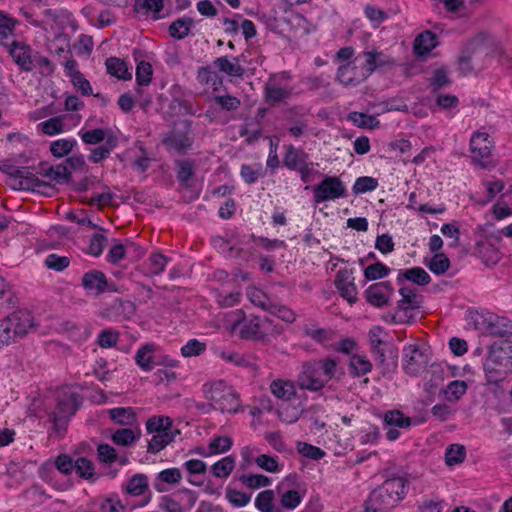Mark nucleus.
Listing matches in <instances>:
<instances>
[{"label":"nucleus","instance_id":"obj_35","mask_svg":"<svg viewBox=\"0 0 512 512\" xmlns=\"http://www.w3.org/2000/svg\"><path fill=\"white\" fill-rule=\"evenodd\" d=\"M372 370V364L366 356L352 355L349 362V372L353 377H361Z\"/></svg>","mask_w":512,"mask_h":512},{"label":"nucleus","instance_id":"obj_31","mask_svg":"<svg viewBox=\"0 0 512 512\" xmlns=\"http://www.w3.org/2000/svg\"><path fill=\"white\" fill-rule=\"evenodd\" d=\"M107 73L122 80H130L132 78L131 72L128 70L127 64L124 60L117 57H109L106 62Z\"/></svg>","mask_w":512,"mask_h":512},{"label":"nucleus","instance_id":"obj_43","mask_svg":"<svg viewBox=\"0 0 512 512\" xmlns=\"http://www.w3.org/2000/svg\"><path fill=\"white\" fill-rule=\"evenodd\" d=\"M234 467L235 457L229 455L215 462L211 467V472L217 478H227Z\"/></svg>","mask_w":512,"mask_h":512},{"label":"nucleus","instance_id":"obj_44","mask_svg":"<svg viewBox=\"0 0 512 512\" xmlns=\"http://www.w3.org/2000/svg\"><path fill=\"white\" fill-rule=\"evenodd\" d=\"M240 175L246 184L251 185L264 176V171L260 163L254 165L243 164L240 168Z\"/></svg>","mask_w":512,"mask_h":512},{"label":"nucleus","instance_id":"obj_27","mask_svg":"<svg viewBox=\"0 0 512 512\" xmlns=\"http://www.w3.org/2000/svg\"><path fill=\"white\" fill-rule=\"evenodd\" d=\"M404 280L411 281L417 285L424 286L430 283V275L421 267H413L402 270L397 276V283L402 284Z\"/></svg>","mask_w":512,"mask_h":512},{"label":"nucleus","instance_id":"obj_3","mask_svg":"<svg viewBox=\"0 0 512 512\" xmlns=\"http://www.w3.org/2000/svg\"><path fill=\"white\" fill-rule=\"evenodd\" d=\"M405 488L406 480L402 477L385 480L381 486L370 493L365 512H388L404 498Z\"/></svg>","mask_w":512,"mask_h":512},{"label":"nucleus","instance_id":"obj_60","mask_svg":"<svg viewBox=\"0 0 512 512\" xmlns=\"http://www.w3.org/2000/svg\"><path fill=\"white\" fill-rule=\"evenodd\" d=\"M119 339V333L111 328L102 330L97 337V343L101 348L114 347Z\"/></svg>","mask_w":512,"mask_h":512},{"label":"nucleus","instance_id":"obj_59","mask_svg":"<svg viewBox=\"0 0 512 512\" xmlns=\"http://www.w3.org/2000/svg\"><path fill=\"white\" fill-rule=\"evenodd\" d=\"M79 135L85 144L96 145L104 141L106 138V130L96 128L86 131H80Z\"/></svg>","mask_w":512,"mask_h":512},{"label":"nucleus","instance_id":"obj_52","mask_svg":"<svg viewBox=\"0 0 512 512\" xmlns=\"http://www.w3.org/2000/svg\"><path fill=\"white\" fill-rule=\"evenodd\" d=\"M168 113L171 116H180V115H195L196 112L193 110L192 105L183 99L173 98L168 105Z\"/></svg>","mask_w":512,"mask_h":512},{"label":"nucleus","instance_id":"obj_30","mask_svg":"<svg viewBox=\"0 0 512 512\" xmlns=\"http://www.w3.org/2000/svg\"><path fill=\"white\" fill-rule=\"evenodd\" d=\"M437 46L436 36L429 30L421 32L414 41V50L418 55L430 53Z\"/></svg>","mask_w":512,"mask_h":512},{"label":"nucleus","instance_id":"obj_13","mask_svg":"<svg viewBox=\"0 0 512 512\" xmlns=\"http://www.w3.org/2000/svg\"><path fill=\"white\" fill-rule=\"evenodd\" d=\"M79 399L77 393H71L58 401L55 411L51 415L57 429L65 427L69 418L75 414L80 404Z\"/></svg>","mask_w":512,"mask_h":512},{"label":"nucleus","instance_id":"obj_45","mask_svg":"<svg viewBox=\"0 0 512 512\" xmlns=\"http://www.w3.org/2000/svg\"><path fill=\"white\" fill-rule=\"evenodd\" d=\"M466 457V449L461 444H451L445 451V463L454 466L462 463Z\"/></svg>","mask_w":512,"mask_h":512},{"label":"nucleus","instance_id":"obj_51","mask_svg":"<svg viewBox=\"0 0 512 512\" xmlns=\"http://www.w3.org/2000/svg\"><path fill=\"white\" fill-rule=\"evenodd\" d=\"M306 336L319 344H325L332 337V331L317 327L316 325H306L303 329Z\"/></svg>","mask_w":512,"mask_h":512},{"label":"nucleus","instance_id":"obj_17","mask_svg":"<svg viewBox=\"0 0 512 512\" xmlns=\"http://www.w3.org/2000/svg\"><path fill=\"white\" fill-rule=\"evenodd\" d=\"M276 77V75L270 76L269 80L265 83L263 90L265 102L272 106L289 99L292 95L291 88L280 87L275 83Z\"/></svg>","mask_w":512,"mask_h":512},{"label":"nucleus","instance_id":"obj_42","mask_svg":"<svg viewBox=\"0 0 512 512\" xmlns=\"http://www.w3.org/2000/svg\"><path fill=\"white\" fill-rule=\"evenodd\" d=\"M347 119L359 128L374 129L380 124L375 116L356 111L349 113Z\"/></svg>","mask_w":512,"mask_h":512},{"label":"nucleus","instance_id":"obj_1","mask_svg":"<svg viewBox=\"0 0 512 512\" xmlns=\"http://www.w3.org/2000/svg\"><path fill=\"white\" fill-rule=\"evenodd\" d=\"M341 374V368L335 358L327 357L311 360L302 364V369L297 377V383L301 389L318 392L329 381Z\"/></svg>","mask_w":512,"mask_h":512},{"label":"nucleus","instance_id":"obj_5","mask_svg":"<svg viewBox=\"0 0 512 512\" xmlns=\"http://www.w3.org/2000/svg\"><path fill=\"white\" fill-rule=\"evenodd\" d=\"M234 330L241 339L263 340L273 331L272 320L268 317H243L234 324Z\"/></svg>","mask_w":512,"mask_h":512},{"label":"nucleus","instance_id":"obj_21","mask_svg":"<svg viewBox=\"0 0 512 512\" xmlns=\"http://www.w3.org/2000/svg\"><path fill=\"white\" fill-rule=\"evenodd\" d=\"M284 147L285 153L282 163L287 169L297 171L309 162V155L302 148H296L293 145H286Z\"/></svg>","mask_w":512,"mask_h":512},{"label":"nucleus","instance_id":"obj_19","mask_svg":"<svg viewBox=\"0 0 512 512\" xmlns=\"http://www.w3.org/2000/svg\"><path fill=\"white\" fill-rule=\"evenodd\" d=\"M10 322L15 338H22L33 328V319L30 313L18 311L6 317Z\"/></svg>","mask_w":512,"mask_h":512},{"label":"nucleus","instance_id":"obj_36","mask_svg":"<svg viewBox=\"0 0 512 512\" xmlns=\"http://www.w3.org/2000/svg\"><path fill=\"white\" fill-rule=\"evenodd\" d=\"M18 21L10 17L6 12L0 10V44L7 46L6 42L14 35V31Z\"/></svg>","mask_w":512,"mask_h":512},{"label":"nucleus","instance_id":"obj_50","mask_svg":"<svg viewBox=\"0 0 512 512\" xmlns=\"http://www.w3.org/2000/svg\"><path fill=\"white\" fill-rule=\"evenodd\" d=\"M390 271V268L382 262H376L364 269V277L368 281H375L385 278L389 275Z\"/></svg>","mask_w":512,"mask_h":512},{"label":"nucleus","instance_id":"obj_39","mask_svg":"<svg viewBox=\"0 0 512 512\" xmlns=\"http://www.w3.org/2000/svg\"><path fill=\"white\" fill-rule=\"evenodd\" d=\"M43 175L58 184L67 183L71 178V171L65 163L48 167Z\"/></svg>","mask_w":512,"mask_h":512},{"label":"nucleus","instance_id":"obj_48","mask_svg":"<svg viewBox=\"0 0 512 512\" xmlns=\"http://www.w3.org/2000/svg\"><path fill=\"white\" fill-rule=\"evenodd\" d=\"M233 441L229 436H216L210 440L208 445V454L217 455L226 453L232 447Z\"/></svg>","mask_w":512,"mask_h":512},{"label":"nucleus","instance_id":"obj_28","mask_svg":"<svg viewBox=\"0 0 512 512\" xmlns=\"http://www.w3.org/2000/svg\"><path fill=\"white\" fill-rule=\"evenodd\" d=\"M271 393L278 399L289 401L296 395V388L293 382L277 379L270 384Z\"/></svg>","mask_w":512,"mask_h":512},{"label":"nucleus","instance_id":"obj_63","mask_svg":"<svg viewBox=\"0 0 512 512\" xmlns=\"http://www.w3.org/2000/svg\"><path fill=\"white\" fill-rule=\"evenodd\" d=\"M149 271L152 275H160L167 265L168 259L161 253H153L148 258Z\"/></svg>","mask_w":512,"mask_h":512},{"label":"nucleus","instance_id":"obj_34","mask_svg":"<svg viewBox=\"0 0 512 512\" xmlns=\"http://www.w3.org/2000/svg\"><path fill=\"white\" fill-rule=\"evenodd\" d=\"M383 425L384 428H388L391 426L402 429H408L412 425V420L410 417L405 416L399 410H390L387 411L383 416Z\"/></svg>","mask_w":512,"mask_h":512},{"label":"nucleus","instance_id":"obj_46","mask_svg":"<svg viewBox=\"0 0 512 512\" xmlns=\"http://www.w3.org/2000/svg\"><path fill=\"white\" fill-rule=\"evenodd\" d=\"M275 499V493L273 490H264L260 492L255 499V506L261 512H280L275 510L273 501Z\"/></svg>","mask_w":512,"mask_h":512},{"label":"nucleus","instance_id":"obj_37","mask_svg":"<svg viewBox=\"0 0 512 512\" xmlns=\"http://www.w3.org/2000/svg\"><path fill=\"white\" fill-rule=\"evenodd\" d=\"M177 433H179V431L154 434L148 442L147 451L152 454H157L174 440Z\"/></svg>","mask_w":512,"mask_h":512},{"label":"nucleus","instance_id":"obj_54","mask_svg":"<svg viewBox=\"0 0 512 512\" xmlns=\"http://www.w3.org/2000/svg\"><path fill=\"white\" fill-rule=\"evenodd\" d=\"M77 144L75 139H59L50 144L51 153L58 158L68 155Z\"/></svg>","mask_w":512,"mask_h":512},{"label":"nucleus","instance_id":"obj_23","mask_svg":"<svg viewBox=\"0 0 512 512\" xmlns=\"http://www.w3.org/2000/svg\"><path fill=\"white\" fill-rule=\"evenodd\" d=\"M152 66L149 62L141 61L136 67V83L138 85L137 93L144 96V86H148L152 80ZM152 102L151 96L143 97V103L148 105Z\"/></svg>","mask_w":512,"mask_h":512},{"label":"nucleus","instance_id":"obj_58","mask_svg":"<svg viewBox=\"0 0 512 512\" xmlns=\"http://www.w3.org/2000/svg\"><path fill=\"white\" fill-rule=\"evenodd\" d=\"M297 450L299 454L312 460H320L326 454L321 448L306 442H298Z\"/></svg>","mask_w":512,"mask_h":512},{"label":"nucleus","instance_id":"obj_32","mask_svg":"<svg viewBox=\"0 0 512 512\" xmlns=\"http://www.w3.org/2000/svg\"><path fill=\"white\" fill-rule=\"evenodd\" d=\"M141 436L139 426L118 429L112 435V441L121 446H129Z\"/></svg>","mask_w":512,"mask_h":512},{"label":"nucleus","instance_id":"obj_7","mask_svg":"<svg viewBox=\"0 0 512 512\" xmlns=\"http://www.w3.org/2000/svg\"><path fill=\"white\" fill-rule=\"evenodd\" d=\"M313 202L318 205L347 196V189L338 176H325L317 185L312 187Z\"/></svg>","mask_w":512,"mask_h":512},{"label":"nucleus","instance_id":"obj_24","mask_svg":"<svg viewBox=\"0 0 512 512\" xmlns=\"http://www.w3.org/2000/svg\"><path fill=\"white\" fill-rule=\"evenodd\" d=\"M182 479V473L179 468H168L160 471L153 482L154 489L163 493L168 491L166 484L175 485L178 484Z\"/></svg>","mask_w":512,"mask_h":512},{"label":"nucleus","instance_id":"obj_40","mask_svg":"<svg viewBox=\"0 0 512 512\" xmlns=\"http://www.w3.org/2000/svg\"><path fill=\"white\" fill-rule=\"evenodd\" d=\"M183 467L190 474V477L187 479L190 484L198 487L203 485V482L198 481L195 475L204 474L206 472L207 465L204 461L199 459H190L183 464Z\"/></svg>","mask_w":512,"mask_h":512},{"label":"nucleus","instance_id":"obj_20","mask_svg":"<svg viewBox=\"0 0 512 512\" xmlns=\"http://www.w3.org/2000/svg\"><path fill=\"white\" fill-rule=\"evenodd\" d=\"M337 80L345 86H357L366 80L359 67L352 62L341 65L337 70Z\"/></svg>","mask_w":512,"mask_h":512},{"label":"nucleus","instance_id":"obj_49","mask_svg":"<svg viewBox=\"0 0 512 512\" xmlns=\"http://www.w3.org/2000/svg\"><path fill=\"white\" fill-rule=\"evenodd\" d=\"M239 481L248 488L259 489L271 484V479L262 474H242Z\"/></svg>","mask_w":512,"mask_h":512},{"label":"nucleus","instance_id":"obj_12","mask_svg":"<svg viewBox=\"0 0 512 512\" xmlns=\"http://www.w3.org/2000/svg\"><path fill=\"white\" fill-rule=\"evenodd\" d=\"M360 71L365 75L366 79L378 68L390 65L391 61L377 50L363 51L359 53L353 60Z\"/></svg>","mask_w":512,"mask_h":512},{"label":"nucleus","instance_id":"obj_26","mask_svg":"<svg viewBox=\"0 0 512 512\" xmlns=\"http://www.w3.org/2000/svg\"><path fill=\"white\" fill-rule=\"evenodd\" d=\"M177 167L176 177L178 182L183 187H190V180L195 174V160L193 159H180L175 161Z\"/></svg>","mask_w":512,"mask_h":512},{"label":"nucleus","instance_id":"obj_8","mask_svg":"<svg viewBox=\"0 0 512 512\" xmlns=\"http://www.w3.org/2000/svg\"><path fill=\"white\" fill-rule=\"evenodd\" d=\"M492 148L493 141L488 133L475 132L470 139L472 162L481 168L488 167L491 162Z\"/></svg>","mask_w":512,"mask_h":512},{"label":"nucleus","instance_id":"obj_11","mask_svg":"<svg viewBox=\"0 0 512 512\" xmlns=\"http://www.w3.org/2000/svg\"><path fill=\"white\" fill-rule=\"evenodd\" d=\"M483 332L486 335L499 338L498 340L512 339V320L496 314H488L483 320Z\"/></svg>","mask_w":512,"mask_h":512},{"label":"nucleus","instance_id":"obj_18","mask_svg":"<svg viewBox=\"0 0 512 512\" xmlns=\"http://www.w3.org/2000/svg\"><path fill=\"white\" fill-rule=\"evenodd\" d=\"M335 287L339 291L340 295L350 304L356 302L357 287L353 282V279H350V274L347 270L341 269L337 272L335 278Z\"/></svg>","mask_w":512,"mask_h":512},{"label":"nucleus","instance_id":"obj_47","mask_svg":"<svg viewBox=\"0 0 512 512\" xmlns=\"http://www.w3.org/2000/svg\"><path fill=\"white\" fill-rule=\"evenodd\" d=\"M153 346L145 345L142 346L135 355V361L139 367L144 371H150L153 369Z\"/></svg>","mask_w":512,"mask_h":512},{"label":"nucleus","instance_id":"obj_53","mask_svg":"<svg viewBox=\"0 0 512 512\" xmlns=\"http://www.w3.org/2000/svg\"><path fill=\"white\" fill-rule=\"evenodd\" d=\"M378 187V180L370 176L358 177L352 187V191L355 195L372 192Z\"/></svg>","mask_w":512,"mask_h":512},{"label":"nucleus","instance_id":"obj_15","mask_svg":"<svg viewBox=\"0 0 512 512\" xmlns=\"http://www.w3.org/2000/svg\"><path fill=\"white\" fill-rule=\"evenodd\" d=\"M394 294V288L389 281L373 283L364 291L366 301L377 308L386 306Z\"/></svg>","mask_w":512,"mask_h":512},{"label":"nucleus","instance_id":"obj_38","mask_svg":"<svg viewBox=\"0 0 512 512\" xmlns=\"http://www.w3.org/2000/svg\"><path fill=\"white\" fill-rule=\"evenodd\" d=\"M192 26L191 18H178L170 24L169 34L177 40H182L189 35Z\"/></svg>","mask_w":512,"mask_h":512},{"label":"nucleus","instance_id":"obj_25","mask_svg":"<svg viewBox=\"0 0 512 512\" xmlns=\"http://www.w3.org/2000/svg\"><path fill=\"white\" fill-rule=\"evenodd\" d=\"M110 419L118 425L134 427L138 425L137 414L132 407H116L108 410Z\"/></svg>","mask_w":512,"mask_h":512},{"label":"nucleus","instance_id":"obj_64","mask_svg":"<svg viewBox=\"0 0 512 512\" xmlns=\"http://www.w3.org/2000/svg\"><path fill=\"white\" fill-rule=\"evenodd\" d=\"M206 350V344L197 339H190L182 348L181 353L184 357L199 356Z\"/></svg>","mask_w":512,"mask_h":512},{"label":"nucleus","instance_id":"obj_4","mask_svg":"<svg viewBox=\"0 0 512 512\" xmlns=\"http://www.w3.org/2000/svg\"><path fill=\"white\" fill-rule=\"evenodd\" d=\"M206 398L215 410L222 413H236L240 407L238 394L224 380L211 384L210 389L206 391Z\"/></svg>","mask_w":512,"mask_h":512},{"label":"nucleus","instance_id":"obj_10","mask_svg":"<svg viewBox=\"0 0 512 512\" xmlns=\"http://www.w3.org/2000/svg\"><path fill=\"white\" fill-rule=\"evenodd\" d=\"M429 364L428 354L415 344H409L403 348L402 368L406 374L417 376L422 373Z\"/></svg>","mask_w":512,"mask_h":512},{"label":"nucleus","instance_id":"obj_29","mask_svg":"<svg viewBox=\"0 0 512 512\" xmlns=\"http://www.w3.org/2000/svg\"><path fill=\"white\" fill-rule=\"evenodd\" d=\"M148 487V478L142 473L134 474L126 484L123 485L125 492L131 496L143 495L148 490Z\"/></svg>","mask_w":512,"mask_h":512},{"label":"nucleus","instance_id":"obj_9","mask_svg":"<svg viewBox=\"0 0 512 512\" xmlns=\"http://www.w3.org/2000/svg\"><path fill=\"white\" fill-rule=\"evenodd\" d=\"M1 169L8 176L18 180V189L40 192L41 188L48 187L44 181L31 173L28 167H18L13 164L4 163Z\"/></svg>","mask_w":512,"mask_h":512},{"label":"nucleus","instance_id":"obj_61","mask_svg":"<svg viewBox=\"0 0 512 512\" xmlns=\"http://www.w3.org/2000/svg\"><path fill=\"white\" fill-rule=\"evenodd\" d=\"M70 264L69 257L60 256L58 254L52 253L49 254L45 259V266L48 269L61 272L66 269Z\"/></svg>","mask_w":512,"mask_h":512},{"label":"nucleus","instance_id":"obj_57","mask_svg":"<svg viewBox=\"0 0 512 512\" xmlns=\"http://www.w3.org/2000/svg\"><path fill=\"white\" fill-rule=\"evenodd\" d=\"M225 497L231 505L238 508L246 506L251 500V494L229 487L226 489Z\"/></svg>","mask_w":512,"mask_h":512},{"label":"nucleus","instance_id":"obj_14","mask_svg":"<svg viewBox=\"0 0 512 512\" xmlns=\"http://www.w3.org/2000/svg\"><path fill=\"white\" fill-rule=\"evenodd\" d=\"M81 286L85 290L86 295L93 297H98L105 291H113L106 275L97 269L89 270L83 274Z\"/></svg>","mask_w":512,"mask_h":512},{"label":"nucleus","instance_id":"obj_22","mask_svg":"<svg viewBox=\"0 0 512 512\" xmlns=\"http://www.w3.org/2000/svg\"><path fill=\"white\" fill-rule=\"evenodd\" d=\"M213 66L222 74L229 77L242 78L245 68L240 64L239 57L229 59L228 56H221L213 61Z\"/></svg>","mask_w":512,"mask_h":512},{"label":"nucleus","instance_id":"obj_56","mask_svg":"<svg viewBox=\"0 0 512 512\" xmlns=\"http://www.w3.org/2000/svg\"><path fill=\"white\" fill-rule=\"evenodd\" d=\"M467 383L463 380L451 381L446 389L445 395L449 401L460 399L467 391Z\"/></svg>","mask_w":512,"mask_h":512},{"label":"nucleus","instance_id":"obj_16","mask_svg":"<svg viewBox=\"0 0 512 512\" xmlns=\"http://www.w3.org/2000/svg\"><path fill=\"white\" fill-rule=\"evenodd\" d=\"M5 47L22 72H31L34 69V62L31 55L32 50L29 45L13 40Z\"/></svg>","mask_w":512,"mask_h":512},{"label":"nucleus","instance_id":"obj_62","mask_svg":"<svg viewBox=\"0 0 512 512\" xmlns=\"http://www.w3.org/2000/svg\"><path fill=\"white\" fill-rule=\"evenodd\" d=\"M126 509L127 505L123 504L117 495L107 497L100 503L101 512H120Z\"/></svg>","mask_w":512,"mask_h":512},{"label":"nucleus","instance_id":"obj_6","mask_svg":"<svg viewBox=\"0 0 512 512\" xmlns=\"http://www.w3.org/2000/svg\"><path fill=\"white\" fill-rule=\"evenodd\" d=\"M182 129L173 127L169 130L162 139V144L167 150L176 151L180 154L186 153L191 149L194 139L191 136L192 132V120L185 119L179 123Z\"/></svg>","mask_w":512,"mask_h":512},{"label":"nucleus","instance_id":"obj_41","mask_svg":"<svg viewBox=\"0 0 512 512\" xmlns=\"http://www.w3.org/2000/svg\"><path fill=\"white\" fill-rule=\"evenodd\" d=\"M172 420L167 416H153L146 422V430L148 433H164L172 432Z\"/></svg>","mask_w":512,"mask_h":512},{"label":"nucleus","instance_id":"obj_55","mask_svg":"<svg viewBox=\"0 0 512 512\" xmlns=\"http://www.w3.org/2000/svg\"><path fill=\"white\" fill-rule=\"evenodd\" d=\"M427 266L434 274L442 275L449 269L450 260L444 253H436Z\"/></svg>","mask_w":512,"mask_h":512},{"label":"nucleus","instance_id":"obj_33","mask_svg":"<svg viewBox=\"0 0 512 512\" xmlns=\"http://www.w3.org/2000/svg\"><path fill=\"white\" fill-rule=\"evenodd\" d=\"M213 246L227 259H238L243 252V248L233 245L229 240L223 237H215L212 240Z\"/></svg>","mask_w":512,"mask_h":512},{"label":"nucleus","instance_id":"obj_2","mask_svg":"<svg viewBox=\"0 0 512 512\" xmlns=\"http://www.w3.org/2000/svg\"><path fill=\"white\" fill-rule=\"evenodd\" d=\"M486 380L496 384L512 371V339L496 340L488 349V356L483 364Z\"/></svg>","mask_w":512,"mask_h":512}]
</instances>
